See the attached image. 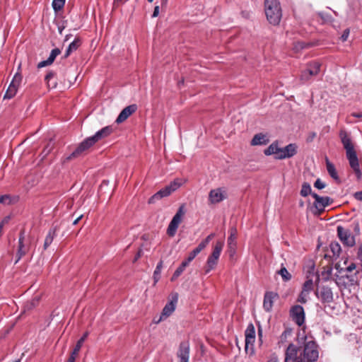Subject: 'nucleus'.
Returning <instances> with one entry per match:
<instances>
[{
	"label": "nucleus",
	"instance_id": "1",
	"mask_svg": "<svg viewBox=\"0 0 362 362\" xmlns=\"http://www.w3.org/2000/svg\"><path fill=\"white\" fill-rule=\"evenodd\" d=\"M305 314L301 305H296V324L300 327L298 331L296 340L298 349H303L300 354V359L296 362H315L319 356L317 346L312 335L307 332V327L304 325Z\"/></svg>",
	"mask_w": 362,
	"mask_h": 362
},
{
	"label": "nucleus",
	"instance_id": "2",
	"mask_svg": "<svg viewBox=\"0 0 362 362\" xmlns=\"http://www.w3.org/2000/svg\"><path fill=\"white\" fill-rule=\"evenodd\" d=\"M339 136L343 146L346 151V156L349 160L350 167L356 174L357 179L359 180L361 178L362 173L360 170L358 158L354 149V146L352 143V141L348 133L344 130L340 131Z\"/></svg>",
	"mask_w": 362,
	"mask_h": 362
},
{
	"label": "nucleus",
	"instance_id": "3",
	"mask_svg": "<svg viewBox=\"0 0 362 362\" xmlns=\"http://www.w3.org/2000/svg\"><path fill=\"white\" fill-rule=\"evenodd\" d=\"M264 13L270 24L278 25L282 17L281 7L279 0H264Z\"/></svg>",
	"mask_w": 362,
	"mask_h": 362
},
{
	"label": "nucleus",
	"instance_id": "4",
	"mask_svg": "<svg viewBox=\"0 0 362 362\" xmlns=\"http://www.w3.org/2000/svg\"><path fill=\"white\" fill-rule=\"evenodd\" d=\"M264 154L267 156L274 155L275 158L283 159L294 154V146L291 144L285 148H279L276 143H273L264 150Z\"/></svg>",
	"mask_w": 362,
	"mask_h": 362
},
{
	"label": "nucleus",
	"instance_id": "5",
	"mask_svg": "<svg viewBox=\"0 0 362 362\" xmlns=\"http://www.w3.org/2000/svg\"><path fill=\"white\" fill-rule=\"evenodd\" d=\"M312 197L315 200L310 210L315 216L321 215L325 211V208L334 202L329 197H321L316 193L312 194Z\"/></svg>",
	"mask_w": 362,
	"mask_h": 362
},
{
	"label": "nucleus",
	"instance_id": "6",
	"mask_svg": "<svg viewBox=\"0 0 362 362\" xmlns=\"http://www.w3.org/2000/svg\"><path fill=\"white\" fill-rule=\"evenodd\" d=\"M95 145V143L90 139L88 137L81 142L76 148L68 156L64 158V162H68L71 159L78 158L86 154L88 150Z\"/></svg>",
	"mask_w": 362,
	"mask_h": 362
},
{
	"label": "nucleus",
	"instance_id": "7",
	"mask_svg": "<svg viewBox=\"0 0 362 362\" xmlns=\"http://www.w3.org/2000/svg\"><path fill=\"white\" fill-rule=\"evenodd\" d=\"M185 214V205L182 204L175 216H173V219L171 220L168 229H167V233L169 236L173 237L177 231V229L181 223L182 220V217L184 216Z\"/></svg>",
	"mask_w": 362,
	"mask_h": 362
},
{
	"label": "nucleus",
	"instance_id": "8",
	"mask_svg": "<svg viewBox=\"0 0 362 362\" xmlns=\"http://www.w3.org/2000/svg\"><path fill=\"white\" fill-rule=\"evenodd\" d=\"M320 70V64L319 62H314L309 64L307 67L302 71L300 76V81L303 83L309 81L319 74Z\"/></svg>",
	"mask_w": 362,
	"mask_h": 362
},
{
	"label": "nucleus",
	"instance_id": "9",
	"mask_svg": "<svg viewBox=\"0 0 362 362\" xmlns=\"http://www.w3.org/2000/svg\"><path fill=\"white\" fill-rule=\"evenodd\" d=\"M337 236L344 246L348 247H352L356 245L355 236L351 232L345 229L341 226H339L337 228Z\"/></svg>",
	"mask_w": 362,
	"mask_h": 362
},
{
	"label": "nucleus",
	"instance_id": "10",
	"mask_svg": "<svg viewBox=\"0 0 362 362\" xmlns=\"http://www.w3.org/2000/svg\"><path fill=\"white\" fill-rule=\"evenodd\" d=\"M21 80V75L17 73L14 76L11 83L7 88L6 92L4 96V99H11L16 95L18 86L20 85Z\"/></svg>",
	"mask_w": 362,
	"mask_h": 362
},
{
	"label": "nucleus",
	"instance_id": "11",
	"mask_svg": "<svg viewBox=\"0 0 362 362\" xmlns=\"http://www.w3.org/2000/svg\"><path fill=\"white\" fill-rule=\"evenodd\" d=\"M314 288V284L312 279H308L306 280L302 288V291L300 293L298 298V302H300L301 303H305L308 301V299L309 298V295L310 292L313 290Z\"/></svg>",
	"mask_w": 362,
	"mask_h": 362
},
{
	"label": "nucleus",
	"instance_id": "12",
	"mask_svg": "<svg viewBox=\"0 0 362 362\" xmlns=\"http://www.w3.org/2000/svg\"><path fill=\"white\" fill-rule=\"evenodd\" d=\"M226 199V191L221 187L211 189L209 194V202L217 204Z\"/></svg>",
	"mask_w": 362,
	"mask_h": 362
},
{
	"label": "nucleus",
	"instance_id": "13",
	"mask_svg": "<svg viewBox=\"0 0 362 362\" xmlns=\"http://www.w3.org/2000/svg\"><path fill=\"white\" fill-rule=\"evenodd\" d=\"M177 302V295L176 294L174 297H173L172 300L169 303H168L163 308L160 319L158 320L157 323L168 318L170 315H172V313L175 310Z\"/></svg>",
	"mask_w": 362,
	"mask_h": 362
},
{
	"label": "nucleus",
	"instance_id": "14",
	"mask_svg": "<svg viewBox=\"0 0 362 362\" xmlns=\"http://www.w3.org/2000/svg\"><path fill=\"white\" fill-rule=\"evenodd\" d=\"M245 351H247L250 346L251 349H253L254 343L255 341V329L253 324L250 323L248 325L245 332Z\"/></svg>",
	"mask_w": 362,
	"mask_h": 362
},
{
	"label": "nucleus",
	"instance_id": "15",
	"mask_svg": "<svg viewBox=\"0 0 362 362\" xmlns=\"http://www.w3.org/2000/svg\"><path fill=\"white\" fill-rule=\"evenodd\" d=\"M189 344L188 341H182L180 344L177 356L180 362H189Z\"/></svg>",
	"mask_w": 362,
	"mask_h": 362
},
{
	"label": "nucleus",
	"instance_id": "16",
	"mask_svg": "<svg viewBox=\"0 0 362 362\" xmlns=\"http://www.w3.org/2000/svg\"><path fill=\"white\" fill-rule=\"evenodd\" d=\"M316 295L322 303H330L333 300L332 289L327 286H322L317 291Z\"/></svg>",
	"mask_w": 362,
	"mask_h": 362
},
{
	"label": "nucleus",
	"instance_id": "17",
	"mask_svg": "<svg viewBox=\"0 0 362 362\" xmlns=\"http://www.w3.org/2000/svg\"><path fill=\"white\" fill-rule=\"evenodd\" d=\"M137 110V105L135 104L130 105L124 107L119 116L116 119V122L119 124L124 122L129 116L134 113Z\"/></svg>",
	"mask_w": 362,
	"mask_h": 362
},
{
	"label": "nucleus",
	"instance_id": "18",
	"mask_svg": "<svg viewBox=\"0 0 362 362\" xmlns=\"http://www.w3.org/2000/svg\"><path fill=\"white\" fill-rule=\"evenodd\" d=\"M278 297L277 293L267 291L264 296L263 307L267 312H270L273 307L274 300Z\"/></svg>",
	"mask_w": 362,
	"mask_h": 362
},
{
	"label": "nucleus",
	"instance_id": "19",
	"mask_svg": "<svg viewBox=\"0 0 362 362\" xmlns=\"http://www.w3.org/2000/svg\"><path fill=\"white\" fill-rule=\"evenodd\" d=\"M112 132V128L110 126L105 127L98 132H97L93 136H90L95 144L100 140L107 137Z\"/></svg>",
	"mask_w": 362,
	"mask_h": 362
},
{
	"label": "nucleus",
	"instance_id": "20",
	"mask_svg": "<svg viewBox=\"0 0 362 362\" xmlns=\"http://www.w3.org/2000/svg\"><path fill=\"white\" fill-rule=\"evenodd\" d=\"M25 239V230H22L19 235L18 239V248L17 252L18 259L16 261L17 263L28 251V248L24 245L23 241Z\"/></svg>",
	"mask_w": 362,
	"mask_h": 362
},
{
	"label": "nucleus",
	"instance_id": "21",
	"mask_svg": "<svg viewBox=\"0 0 362 362\" xmlns=\"http://www.w3.org/2000/svg\"><path fill=\"white\" fill-rule=\"evenodd\" d=\"M292 334H293L292 328H286V329L284 331V332L279 337L278 345L279 346H284L288 344V346L290 344H293L291 341L289 340L291 339Z\"/></svg>",
	"mask_w": 362,
	"mask_h": 362
},
{
	"label": "nucleus",
	"instance_id": "22",
	"mask_svg": "<svg viewBox=\"0 0 362 362\" xmlns=\"http://www.w3.org/2000/svg\"><path fill=\"white\" fill-rule=\"evenodd\" d=\"M269 140L266 134L262 133L257 134L254 136L251 141L252 146L266 145Z\"/></svg>",
	"mask_w": 362,
	"mask_h": 362
},
{
	"label": "nucleus",
	"instance_id": "23",
	"mask_svg": "<svg viewBox=\"0 0 362 362\" xmlns=\"http://www.w3.org/2000/svg\"><path fill=\"white\" fill-rule=\"evenodd\" d=\"M325 162H326V167H327V170L329 173V175L338 183H339L341 181H340V179H339V177L338 176V174H337V170L335 168V166L334 165L333 163H332L327 157L325 158Z\"/></svg>",
	"mask_w": 362,
	"mask_h": 362
},
{
	"label": "nucleus",
	"instance_id": "24",
	"mask_svg": "<svg viewBox=\"0 0 362 362\" xmlns=\"http://www.w3.org/2000/svg\"><path fill=\"white\" fill-rule=\"evenodd\" d=\"M170 194V192L167 189L166 187H163V189H160L158 192H157L156 194H154L149 199H148V204H153L156 202V201L159 200L163 197H168Z\"/></svg>",
	"mask_w": 362,
	"mask_h": 362
},
{
	"label": "nucleus",
	"instance_id": "25",
	"mask_svg": "<svg viewBox=\"0 0 362 362\" xmlns=\"http://www.w3.org/2000/svg\"><path fill=\"white\" fill-rule=\"evenodd\" d=\"M237 229L234 227L230 229V235L228 238V245L231 250L235 251L236 247Z\"/></svg>",
	"mask_w": 362,
	"mask_h": 362
},
{
	"label": "nucleus",
	"instance_id": "26",
	"mask_svg": "<svg viewBox=\"0 0 362 362\" xmlns=\"http://www.w3.org/2000/svg\"><path fill=\"white\" fill-rule=\"evenodd\" d=\"M81 45V40L79 38H76L70 45L66 50L64 54V58H67L72 52L76 51Z\"/></svg>",
	"mask_w": 362,
	"mask_h": 362
},
{
	"label": "nucleus",
	"instance_id": "27",
	"mask_svg": "<svg viewBox=\"0 0 362 362\" xmlns=\"http://www.w3.org/2000/svg\"><path fill=\"white\" fill-rule=\"evenodd\" d=\"M56 230H57L56 228H53L49 229V230L48 231V233L45 237V243H44V245H43L44 250H47V247L52 243L54 238L56 235Z\"/></svg>",
	"mask_w": 362,
	"mask_h": 362
},
{
	"label": "nucleus",
	"instance_id": "28",
	"mask_svg": "<svg viewBox=\"0 0 362 362\" xmlns=\"http://www.w3.org/2000/svg\"><path fill=\"white\" fill-rule=\"evenodd\" d=\"M223 245L224 243L223 241H217L213 248L212 253L211 254L210 256L218 260Z\"/></svg>",
	"mask_w": 362,
	"mask_h": 362
},
{
	"label": "nucleus",
	"instance_id": "29",
	"mask_svg": "<svg viewBox=\"0 0 362 362\" xmlns=\"http://www.w3.org/2000/svg\"><path fill=\"white\" fill-rule=\"evenodd\" d=\"M223 245L224 243L223 241H217L213 248L212 253L211 254L210 256L218 260Z\"/></svg>",
	"mask_w": 362,
	"mask_h": 362
},
{
	"label": "nucleus",
	"instance_id": "30",
	"mask_svg": "<svg viewBox=\"0 0 362 362\" xmlns=\"http://www.w3.org/2000/svg\"><path fill=\"white\" fill-rule=\"evenodd\" d=\"M218 259H214L211 256L209 255V257L207 259L206 266L204 267V272L205 274H208L211 270L214 269L218 264Z\"/></svg>",
	"mask_w": 362,
	"mask_h": 362
},
{
	"label": "nucleus",
	"instance_id": "31",
	"mask_svg": "<svg viewBox=\"0 0 362 362\" xmlns=\"http://www.w3.org/2000/svg\"><path fill=\"white\" fill-rule=\"evenodd\" d=\"M88 335V332L84 333V334L82 336V337L77 341L75 348L74 349L73 351L71 354V356L76 358V356H78V352L80 351V349H81L83 342L86 339Z\"/></svg>",
	"mask_w": 362,
	"mask_h": 362
},
{
	"label": "nucleus",
	"instance_id": "32",
	"mask_svg": "<svg viewBox=\"0 0 362 362\" xmlns=\"http://www.w3.org/2000/svg\"><path fill=\"white\" fill-rule=\"evenodd\" d=\"M54 78H55V73L53 71H49L45 76V80L47 82V86L49 88H54L57 86V83Z\"/></svg>",
	"mask_w": 362,
	"mask_h": 362
},
{
	"label": "nucleus",
	"instance_id": "33",
	"mask_svg": "<svg viewBox=\"0 0 362 362\" xmlns=\"http://www.w3.org/2000/svg\"><path fill=\"white\" fill-rule=\"evenodd\" d=\"M284 362H294V345L292 344L286 349Z\"/></svg>",
	"mask_w": 362,
	"mask_h": 362
},
{
	"label": "nucleus",
	"instance_id": "34",
	"mask_svg": "<svg viewBox=\"0 0 362 362\" xmlns=\"http://www.w3.org/2000/svg\"><path fill=\"white\" fill-rule=\"evenodd\" d=\"M329 248L333 254V257L337 258L339 257L341 252V247L339 243L337 241H332L329 244Z\"/></svg>",
	"mask_w": 362,
	"mask_h": 362
},
{
	"label": "nucleus",
	"instance_id": "35",
	"mask_svg": "<svg viewBox=\"0 0 362 362\" xmlns=\"http://www.w3.org/2000/svg\"><path fill=\"white\" fill-rule=\"evenodd\" d=\"M336 269L338 270L339 273H342V272H352L353 271H355L356 269V265L355 263L351 262L350 264H349L346 268L341 267L339 264H336L335 265Z\"/></svg>",
	"mask_w": 362,
	"mask_h": 362
},
{
	"label": "nucleus",
	"instance_id": "36",
	"mask_svg": "<svg viewBox=\"0 0 362 362\" xmlns=\"http://www.w3.org/2000/svg\"><path fill=\"white\" fill-rule=\"evenodd\" d=\"M182 185V182L180 180L176 179L174 181L171 182L168 185L165 186L170 193H173L176 191L180 186Z\"/></svg>",
	"mask_w": 362,
	"mask_h": 362
},
{
	"label": "nucleus",
	"instance_id": "37",
	"mask_svg": "<svg viewBox=\"0 0 362 362\" xmlns=\"http://www.w3.org/2000/svg\"><path fill=\"white\" fill-rule=\"evenodd\" d=\"M276 274H279L284 281H288L291 279V274L288 272L285 267H281V269L276 272Z\"/></svg>",
	"mask_w": 362,
	"mask_h": 362
},
{
	"label": "nucleus",
	"instance_id": "38",
	"mask_svg": "<svg viewBox=\"0 0 362 362\" xmlns=\"http://www.w3.org/2000/svg\"><path fill=\"white\" fill-rule=\"evenodd\" d=\"M162 267H163V262L160 261L158 263V264L156 267V269L153 272V279H154L155 284L157 283L158 281V280L160 279V274L161 272Z\"/></svg>",
	"mask_w": 362,
	"mask_h": 362
},
{
	"label": "nucleus",
	"instance_id": "39",
	"mask_svg": "<svg viewBox=\"0 0 362 362\" xmlns=\"http://www.w3.org/2000/svg\"><path fill=\"white\" fill-rule=\"evenodd\" d=\"M313 194L312 192L311 187L308 183H304L302 186V189L300 190V194L303 197H307L308 194Z\"/></svg>",
	"mask_w": 362,
	"mask_h": 362
},
{
	"label": "nucleus",
	"instance_id": "40",
	"mask_svg": "<svg viewBox=\"0 0 362 362\" xmlns=\"http://www.w3.org/2000/svg\"><path fill=\"white\" fill-rule=\"evenodd\" d=\"M65 0H53L52 7L55 11H59L64 7Z\"/></svg>",
	"mask_w": 362,
	"mask_h": 362
},
{
	"label": "nucleus",
	"instance_id": "41",
	"mask_svg": "<svg viewBox=\"0 0 362 362\" xmlns=\"http://www.w3.org/2000/svg\"><path fill=\"white\" fill-rule=\"evenodd\" d=\"M61 53V51L59 48L53 49L49 54V57H48L49 62H51L52 64L54 62L56 57Z\"/></svg>",
	"mask_w": 362,
	"mask_h": 362
},
{
	"label": "nucleus",
	"instance_id": "42",
	"mask_svg": "<svg viewBox=\"0 0 362 362\" xmlns=\"http://www.w3.org/2000/svg\"><path fill=\"white\" fill-rule=\"evenodd\" d=\"M39 300H40V297L36 296L30 302L27 303V304L25 305V307L28 310L32 309L33 308L35 307L37 305Z\"/></svg>",
	"mask_w": 362,
	"mask_h": 362
},
{
	"label": "nucleus",
	"instance_id": "43",
	"mask_svg": "<svg viewBox=\"0 0 362 362\" xmlns=\"http://www.w3.org/2000/svg\"><path fill=\"white\" fill-rule=\"evenodd\" d=\"M39 300H40V297L36 296L30 302L27 303V304L25 305V307L28 310L32 309L33 308L35 307L37 305Z\"/></svg>",
	"mask_w": 362,
	"mask_h": 362
},
{
	"label": "nucleus",
	"instance_id": "44",
	"mask_svg": "<svg viewBox=\"0 0 362 362\" xmlns=\"http://www.w3.org/2000/svg\"><path fill=\"white\" fill-rule=\"evenodd\" d=\"M185 269L184 267H182L181 265H180V267H178L177 268V269L175 270V272H174L172 278H171V280L172 281H174L175 279H176L178 276H180L181 275V274L184 272Z\"/></svg>",
	"mask_w": 362,
	"mask_h": 362
},
{
	"label": "nucleus",
	"instance_id": "45",
	"mask_svg": "<svg viewBox=\"0 0 362 362\" xmlns=\"http://www.w3.org/2000/svg\"><path fill=\"white\" fill-rule=\"evenodd\" d=\"M11 202V197L8 194L0 196V204H9Z\"/></svg>",
	"mask_w": 362,
	"mask_h": 362
},
{
	"label": "nucleus",
	"instance_id": "46",
	"mask_svg": "<svg viewBox=\"0 0 362 362\" xmlns=\"http://www.w3.org/2000/svg\"><path fill=\"white\" fill-rule=\"evenodd\" d=\"M314 187L317 188L318 189H324L326 187V185L324 182H322L320 179H317L314 183Z\"/></svg>",
	"mask_w": 362,
	"mask_h": 362
},
{
	"label": "nucleus",
	"instance_id": "47",
	"mask_svg": "<svg viewBox=\"0 0 362 362\" xmlns=\"http://www.w3.org/2000/svg\"><path fill=\"white\" fill-rule=\"evenodd\" d=\"M319 16L325 23H328L332 21V17L329 14L325 13H320Z\"/></svg>",
	"mask_w": 362,
	"mask_h": 362
},
{
	"label": "nucleus",
	"instance_id": "48",
	"mask_svg": "<svg viewBox=\"0 0 362 362\" xmlns=\"http://www.w3.org/2000/svg\"><path fill=\"white\" fill-rule=\"evenodd\" d=\"M208 245V244H206L204 240H203L199 244V245L194 248V250L198 252H201L202 250H203L206 246Z\"/></svg>",
	"mask_w": 362,
	"mask_h": 362
},
{
	"label": "nucleus",
	"instance_id": "49",
	"mask_svg": "<svg viewBox=\"0 0 362 362\" xmlns=\"http://www.w3.org/2000/svg\"><path fill=\"white\" fill-rule=\"evenodd\" d=\"M199 253L194 249L189 254V256L187 257L188 259V262H192L195 257L196 256L198 255Z\"/></svg>",
	"mask_w": 362,
	"mask_h": 362
},
{
	"label": "nucleus",
	"instance_id": "50",
	"mask_svg": "<svg viewBox=\"0 0 362 362\" xmlns=\"http://www.w3.org/2000/svg\"><path fill=\"white\" fill-rule=\"evenodd\" d=\"M52 64L51 62H49V60L47 59V60H44V61H42L40 62L38 64H37V68L38 69H40V68H42V67H45V66H49Z\"/></svg>",
	"mask_w": 362,
	"mask_h": 362
},
{
	"label": "nucleus",
	"instance_id": "51",
	"mask_svg": "<svg viewBox=\"0 0 362 362\" xmlns=\"http://www.w3.org/2000/svg\"><path fill=\"white\" fill-rule=\"evenodd\" d=\"M349 33H350V31H349V29H348V28H347V29H346V30L344 31L343 34H342V35H341V40H342L343 42L346 41V40L348 39L349 35Z\"/></svg>",
	"mask_w": 362,
	"mask_h": 362
},
{
	"label": "nucleus",
	"instance_id": "52",
	"mask_svg": "<svg viewBox=\"0 0 362 362\" xmlns=\"http://www.w3.org/2000/svg\"><path fill=\"white\" fill-rule=\"evenodd\" d=\"M354 197L356 199L358 200V201H362V191H360V192H356L354 194Z\"/></svg>",
	"mask_w": 362,
	"mask_h": 362
},
{
	"label": "nucleus",
	"instance_id": "53",
	"mask_svg": "<svg viewBox=\"0 0 362 362\" xmlns=\"http://www.w3.org/2000/svg\"><path fill=\"white\" fill-rule=\"evenodd\" d=\"M215 236V234L214 233H211L210 235H209L204 240V242L209 245V243H210V241L214 238Z\"/></svg>",
	"mask_w": 362,
	"mask_h": 362
},
{
	"label": "nucleus",
	"instance_id": "54",
	"mask_svg": "<svg viewBox=\"0 0 362 362\" xmlns=\"http://www.w3.org/2000/svg\"><path fill=\"white\" fill-rule=\"evenodd\" d=\"M159 14V6H156L152 14V17L155 18L157 17Z\"/></svg>",
	"mask_w": 362,
	"mask_h": 362
},
{
	"label": "nucleus",
	"instance_id": "55",
	"mask_svg": "<svg viewBox=\"0 0 362 362\" xmlns=\"http://www.w3.org/2000/svg\"><path fill=\"white\" fill-rule=\"evenodd\" d=\"M189 262H188V259L187 258L185 261L182 262L180 265L185 269L188 266Z\"/></svg>",
	"mask_w": 362,
	"mask_h": 362
},
{
	"label": "nucleus",
	"instance_id": "56",
	"mask_svg": "<svg viewBox=\"0 0 362 362\" xmlns=\"http://www.w3.org/2000/svg\"><path fill=\"white\" fill-rule=\"evenodd\" d=\"M8 220H9V217L7 216V217H5L2 221L0 223V225H2V226L4 227V226L8 222Z\"/></svg>",
	"mask_w": 362,
	"mask_h": 362
},
{
	"label": "nucleus",
	"instance_id": "57",
	"mask_svg": "<svg viewBox=\"0 0 362 362\" xmlns=\"http://www.w3.org/2000/svg\"><path fill=\"white\" fill-rule=\"evenodd\" d=\"M168 0H160V6L162 8H166Z\"/></svg>",
	"mask_w": 362,
	"mask_h": 362
},
{
	"label": "nucleus",
	"instance_id": "58",
	"mask_svg": "<svg viewBox=\"0 0 362 362\" xmlns=\"http://www.w3.org/2000/svg\"><path fill=\"white\" fill-rule=\"evenodd\" d=\"M289 313L290 316L294 319V305L291 307Z\"/></svg>",
	"mask_w": 362,
	"mask_h": 362
},
{
	"label": "nucleus",
	"instance_id": "59",
	"mask_svg": "<svg viewBox=\"0 0 362 362\" xmlns=\"http://www.w3.org/2000/svg\"><path fill=\"white\" fill-rule=\"evenodd\" d=\"M83 215H80L78 217H77L73 222V225H76L79 221L82 218Z\"/></svg>",
	"mask_w": 362,
	"mask_h": 362
},
{
	"label": "nucleus",
	"instance_id": "60",
	"mask_svg": "<svg viewBox=\"0 0 362 362\" xmlns=\"http://www.w3.org/2000/svg\"><path fill=\"white\" fill-rule=\"evenodd\" d=\"M141 256V251L139 250L137 254L136 255L134 261L136 262L138 259H139Z\"/></svg>",
	"mask_w": 362,
	"mask_h": 362
},
{
	"label": "nucleus",
	"instance_id": "61",
	"mask_svg": "<svg viewBox=\"0 0 362 362\" xmlns=\"http://www.w3.org/2000/svg\"><path fill=\"white\" fill-rule=\"evenodd\" d=\"M75 361H76V358L74 357V356H70V357L69 358L67 362H75Z\"/></svg>",
	"mask_w": 362,
	"mask_h": 362
},
{
	"label": "nucleus",
	"instance_id": "62",
	"mask_svg": "<svg viewBox=\"0 0 362 362\" xmlns=\"http://www.w3.org/2000/svg\"><path fill=\"white\" fill-rule=\"evenodd\" d=\"M354 230L358 233H359V230H360V228H359V225L358 223H356V226H355V228H354Z\"/></svg>",
	"mask_w": 362,
	"mask_h": 362
},
{
	"label": "nucleus",
	"instance_id": "63",
	"mask_svg": "<svg viewBox=\"0 0 362 362\" xmlns=\"http://www.w3.org/2000/svg\"><path fill=\"white\" fill-rule=\"evenodd\" d=\"M351 115L355 117H361L362 115L361 113H352Z\"/></svg>",
	"mask_w": 362,
	"mask_h": 362
},
{
	"label": "nucleus",
	"instance_id": "64",
	"mask_svg": "<svg viewBox=\"0 0 362 362\" xmlns=\"http://www.w3.org/2000/svg\"><path fill=\"white\" fill-rule=\"evenodd\" d=\"M123 0H114V4H120L121 2H122Z\"/></svg>",
	"mask_w": 362,
	"mask_h": 362
}]
</instances>
